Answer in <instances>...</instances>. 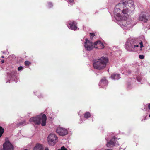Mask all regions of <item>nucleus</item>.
Here are the masks:
<instances>
[{"label":"nucleus","mask_w":150,"mask_h":150,"mask_svg":"<svg viewBox=\"0 0 150 150\" xmlns=\"http://www.w3.org/2000/svg\"><path fill=\"white\" fill-rule=\"evenodd\" d=\"M140 45V50H142V48L144 47L142 42L138 39L132 40L127 41L125 44L126 48L129 51H134L136 47H139Z\"/></svg>","instance_id":"nucleus-1"},{"label":"nucleus","mask_w":150,"mask_h":150,"mask_svg":"<svg viewBox=\"0 0 150 150\" xmlns=\"http://www.w3.org/2000/svg\"><path fill=\"white\" fill-rule=\"evenodd\" d=\"M108 62V58L103 57L94 61L93 63V67L95 69L99 70L103 69L106 67Z\"/></svg>","instance_id":"nucleus-2"},{"label":"nucleus","mask_w":150,"mask_h":150,"mask_svg":"<svg viewBox=\"0 0 150 150\" xmlns=\"http://www.w3.org/2000/svg\"><path fill=\"white\" fill-rule=\"evenodd\" d=\"M47 117L45 114L42 116L39 115L31 117L30 121L33 122L36 125H40L41 123V125L43 126L45 125L46 123Z\"/></svg>","instance_id":"nucleus-3"},{"label":"nucleus","mask_w":150,"mask_h":150,"mask_svg":"<svg viewBox=\"0 0 150 150\" xmlns=\"http://www.w3.org/2000/svg\"><path fill=\"white\" fill-rule=\"evenodd\" d=\"M125 4V1L121 2L116 6L113 12L115 15L116 16H120V15H122V12H123V11H124V13H127L128 14V11H126V9L125 7L126 5Z\"/></svg>","instance_id":"nucleus-4"},{"label":"nucleus","mask_w":150,"mask_h":150,"mask_svg":"<svg viewBox=\"0 0 150 150\" xmlns=\"http://www.w3.org/2000/svg\"><path fill=\"white\" fill-rule=\"evenodd\" d=\"M125 4L126 5L125 7L126 9V11H128L127 13L129 14L132 12L134 9V2L132 0H127L125 1Z\"/></svg>","instance_id":"nucleus-5"},{"label":"nucleus","mask_w":150,"mask_h":150,"mask_svg":"<svg viewBox=\"0 0 150 150\" xmlns=\"http://www.w3.org/2000/svg\"><path fill=\"white\" fill-rule=\"evenodd\" d=\"M124 11H123V12H122V15H120V16L117 17L120 19V25L121 26L126 27L127 25V24L126 20L129 14L128 13L127 14V13H124Z\"/></svg>","instance_id":"nucleus-6"},{"label":"nucleus","mask_w":150,"mask_h":150,"mask_svg":"<svg viewBox=\"0 0 150 150\" xmlns=\"http://www.w3.org/2000/svg\"><path fill=\"white\" fill-rule=\"evenodd\" d=\"M48 142L51 146H54L57 142V137L54 134H50L47 137Z\"/></svg>","instance_id":"nucleus-7"},{"label":"nucleus","mask_w":150,"mask_h":150,"mask_svg":"<svg viewBox=\"0 0 150 150\" xmlns=\"http://www.w3.org/2000/svg\"><path fill=\"white\" fill-rule=\"evenodd\" d=\"M117 138L113 137L106 144V146L108 147H112L116 145H119L118 142H117Z\"/></svg>","instance_id":"nucleus-8"},{"label":"nucleus","mask_w":150,"mask_h":150,"mask_svg":"<svg viewBox=\"0 0 150 150\" xmlns=\"http://www.w3.org/2000/svg\"><path fill=\"white\" fill-rule=\"evenodd\" d=\"M84 46L86 50L90 51L92 50L94 47V44L93 45L92 42L90 41L87 39H85Z\"/></svg>","instance_id":"nucleus-9"},{"label":"nucleus","mask_w":150,"mask_h":150,"mask_svg":"<svg viewBox=\"0 0 150 150\" xmlns=\"http://www.w3.org/2000/svg\"><path fill=\"white\" fill-rule=\"evenodd\" d=\"M3 149L4 150H13V146L9 141H6L3 144Z\"/></svg>","instance_id":"nucleus-10"},{"label":"nucleus","mask_w":150,"mask_h":150,"mask_svg":"<svg viewBox=\"0 0 150 150\" xmlns=\"http://www.w3.org/2000/svg\"><path fill=\"white\" fill-rule=\"evenodd\" d=\"M56 132L59 135L64 136L67 134V130L61 127H58L56 130Z\"/></svg>","instance_id":"nucleus-11"},{"label":"nucleus","mask_w":150,"mask_h":150,"mask_svg":"<svg viewBox=\"0 0 150 150\" xmlns=\"http://www.w3.org/2000/svg\"><path fill=\"white\" fill-rule=\"evenodd\" d=\"M94 47L96 48L103 49L104 48V46L100 41H98L94 43Z\"/></svg>","instance_id":"nucleus-12"},{"label":"nucleus","mask_w":150,"mask_h":150,"mask_svg":"<svg viewBox=\"0 0 150 150\" xmlns=\"http://www.w3.org/2000/svg\"><path fill=\"white\" fill-rule=\"evenodd\" d=\"M139 20L144 23H146L148 20V17L144 14H140L139 17Z\"/></svg>","instance_id":"nucleus-13"},{"label":"nucleus","mask_w":150,"mask_h":150,"mask_svg":"<svg viewBox=\"0 0 150 150\" xmlns=\"http://www.w3.org/2000/svg\"><path fill=\"white\" fill-rule=\"evenodd\" d=\"M77 24V23L74 21L72 22L71 23H69V24L70 26L69 28L73 30H76L77 28L76 26Z\"/></svg>","instance_id":"nucleus-14"},{"label":"nucleus","mask_w":150,"mask_h":150,"mask_svg":"<svg viewBox=\"0 0 150 150\" xmlns=\"http://www.w3.org/2000/svg\"><path fill=\"white\" fill-rule=\"evenodd\" d=\"M108 84V81L105 78H103L99 83V84L101 86H106Z\"/></svg>","instance_id":"nucleus-15"},{"label":"nucleus","mask_w":150,"mask_h":150,"mask_svg":"<svg viewBox=\"0 0 150 150\" xmlns=\"http://www.w3.org/2000/svg\"><path fill=\"white\" fill-rule=\"evenodd\" d=\"M33 150H43V148L42 145L37 143L34 147Z\"/></svg>","instance_id":"nucleus-16"},{"label":"nucleus","mask_w":150,"mask_h":150,"mask_svg":"<svg viewBox=\"0 0 150 150\" xmlns=\"http://www.w3.org/2000/svg\"><path fill=\"white\" fill-rule=\"evenodd\" d=\"M111 77L113 79H118L120 78V75L119 74H113L111 75Z\"/></svg>","instance_id":"nucleus-17"},{"label":"nucleus","mask_w":150,"mask_h":150,"mask_svg":"<svg viewBox=\"0 0 150 150\" xmlns=\"http://www.w3.org/2000/svg\"><path fill=\"white\" fill-rule=\"evenodd\" d=\"M91 114L88 112H85L84 113V117L86 119H88V118H89L91 117Z\"/></svg>","instance_id":"nucleus-18"},{"label":"nucleus","mask_w":150,"mask_h":150,"mask_svg":"<svg viewBox=\"0 0 150 150\" xmlns=\"http://www.w3.org/2000/svg\"><path fill=\"white\" fill-rule=\"evenodd\" d=\"M4 129L1 126H0V138L2 136L4 132Z\"/></svg>","instance_id":"nucleus-19"},{"label":"nucleus","mask_w":150,"mask_h":150,"mask_svg":"<svg viewBox=\"0 0 150 150\" xmlns=\"http://www.w3.org/2000/svg\"><path fill=\"white\" fill-rule=\"evenodd\" d=\"M24 64L25 66H29L30 64V62L28 61H25Z\"/></svg>","instance_id":"nucleus-20"},{"label":"nucleus","mask_w":150,"mask_h":150,"mask_svg":"<svg viewBox=\"0 0 150 150\" xmlns=\"http://www.w3.org/2000/svg\"><path fill=\"white\" fill-rule=\"evenodd\" d=\"M90 38L91 39H92L93 37L95 36V34L94 33H90Z\"/></svg>","instance_id":"nucleus-21"},{"label":"nucleus","mask_w":150,"mask_h":150,"mask_svg":"<svg viewBox=\"0 0 150 150\" xmlns=\"http://www.w3.org/2000/svg\"><path fill=\"white\" fill-rule=\"evenodd\" d=\"M48 4V7L49 8H51L53 6L52 4V3L51 2H49Z\"/></svg>","instance_id":"nucleus-22"},{"label":"nucleus","mask_w":150,"mask_h":150,"mask_svg":"<svg viewBox=\"0 0 150 150\" xmlns=\"http://www.w3.org/2000/svg\"><path fill=\"white\" fill-rule=\"evenodd\" d=\"M119 150H127L125 148H124L122 146H121L120 147Z\"/></svg>","instance_id":"nucleus-23"},{"label":"nucleus","mask_w":150,"mask_h":150,"mask_svg":"<svg viewBox=\"0 0 150 150\" xmlns=\"http://www.w3.org/2000/svg\"><path fill=\"white\" fill-rule=\"evenodd\" d=\"M139 57L141 59H143L144 58V56L143 55H139Z\"/></svg>","instance_id":"nucleus-24"},{"label":"nucleus","mask_w":150,"mask_h":150,"mask_svg":"<svg viewBox=\"0 0 150 150\" xmlns=\"http://www.w3.org/2000/svg\"><path fill=\"white\" fill-rule=\"evenodd\" d=\"M23 69V67L22 66H20L18 68V70L20 71L22 70Z\"/></svg>","instance_id":"nucleus-25"},{"label":"nucleus","mask_w":150,"mask_h":150,"mask_svg":"<svg viewBox=\"0 0 150 150\" xmlns=\"http://www.w3.org/2000/svg\"><path fill=\"white\" fill-rule=\"evenodd\" d=\"M58 150H67L66 148H65L64 146H63L61 148V149H59Z\"/></svg>","instance_id":"nucleus-26"},{"label":"nucleus","mask_w":150,"mask_h":150,"mask_svg":"<svg viewBox=\"0 0 150 150\" xmlns=\"http://www.w3.org/2000/svg\"><path fill=\"white\" fill-rule=\"evenodd\" d=\"M24 123V122H22L19 123L20 125H23Z\"/></svg>","instance_id":"nucleus-27"},{"label":"nucleus","mask_w":150,"mask_h":150,"mask_svg":"<svg viewBox=\"0 0 150 150\" xmlns=\"http://www.w3.org/2000/svg\"><path fill=\"white\" fill-rule=\"evenodd\" d=\"M69 0V1L70 3L73 2L74 1V0Z\"/></svg>","instance_id":"nucleus-28"},{"label":"nucleus","mask_w":150,"mask_h":150,"mask_svg":"<svg viewBox=\"0 0 150 150\" xmlns=\"http://www.w3.org/2000/svg\"><path fill=\"white\" fill-rule=\"evenodd\" d=\"M146 117H144V118L141 121H143V120H146Z\"/></svg>","instance_id":"nucleus-29"},{"label":"nucleus","mask_w":150,"mask_h":150,"mask_svg":"<svg viewBox=\"0 0 150 150\" xmlns=\"http://www.w3.org/2000/svg\"><path fill=\"white\" fill-rule=\"evenodd\" d=\"M148 108L150 110V103L148 105Z\"/></svg>","instance_id":"nucleus-30"},{"label":"nucleus","mask_w":150,"mask_h":150,"mask_svg":"<svg viewBox=\"0 0 150 150\" xmlns=\"http://www.w3.org/2000/svg\"><path fill=\"white\" fill-rule=\"evenodd\" d=\"M1 62L2 63H3L4 62V61L3 60H2L1 61Z\"/></svg>","instance_id":"nucleus-31"},{"label":"nucleus","mask_w":150,"mask_h":150,"mask_svg":"<svg viewBox=\"0 0 150 150\" xmlns=\"http://www.w3.org/2000/svg\"><path fill=\"white\" fill-rule=\"evenodd\" d=\"M11 74L10 75V76H10V78H12V72L11 73Z\"/></svg>","instance_id":"nucleus-32"},{"label":"nucleus","mask_w":150,"mask_h":150,"mask_svg":"<svg viewBox=\"0 0 150 150\" xmlns=\"http://www.w3.org/2000/svg\"><path fill=\"white\" fill-rule=\"evenodd\" d=\"M45 150H49L48 148H46Z\"/></svg>","instance_id":"nucleus-33"},{"label":"nucleus","mask_w":150,"mask_h":150,"mask_svg":"<svg viewBox=\"0 0 150 150\" xmlns=\"http://www.w3.org/2000/svg\"><path fill=\"white\" fill-rule=\"evenodd\" d=\"M1 57L2 58H4V56H2Z\"/></svg>","instance_id":"nucleus-34"},{"label":"nucleus","mask_w":150,"mask_h":150,"mask_svg":"<svg viewBox=\"0 0 150 150\" xmlns=\"http://www.w3.org/2000/svg\"><path fill=\"white\" fill-rule=\"evenodd\" d=\"M9 74H10V73H8V75H9Z\"/></svg>","instance_id":"nucleus-35"}]
</instances>
